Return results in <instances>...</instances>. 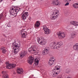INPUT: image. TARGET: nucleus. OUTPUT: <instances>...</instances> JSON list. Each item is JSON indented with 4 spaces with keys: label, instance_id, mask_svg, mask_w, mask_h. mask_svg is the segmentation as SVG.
Masks as SVG:
<instances>
[{
    "label": "nucleus",
    "instance_id": "obj_1",
    "mask_svg": "<svg viewBox=\"0 0 78 78\" xmlns=\"http://www.w3.org/2000/svg\"><path fill=\"white\" fill-rule=\"evenodd\" d=\"M19 8H16L15 9V7L14 6H12L10 8V10H9V13L11 16H13L14 17H16L17 16V14L18 13V12L19 11Z\"/></svg>",
    "mask_w": 78,
    "mask_h": 78
},
{
    "label": "nucleus",
    "instance_id": "obj_2",
    "mask_svg": "<svg viewBox=\"0 0 78 78\" xmlns=\"http://www.w3.org/2000/svg\"><path fill=\"white\" fill-rule=\"evenodd\" d=\"M63 45V43L62 41H60L57 43L54 42L51 44V47H52L53 48H56L58 49Z\"/></svg>",
    "mask_w": 78,
    "mask_h": 78
},
{
    "label": "nucleus",
    "instance_id": "obj_3",
    "mask_svg": "<svg viewBox=\"0 0 78 78\" xmlns=\"http://www.w3.org/2000/svg\"><path fill=\"white\" fill-rule=\"evenodd\" d=\"M60 66H57L55 69L54 70V73L52 74V76L53 77H56L59 74L60 72Z\"/></svg>",
    "mask_w": 78,
    "mask_h": 78
},
{
    "label": "nucleus",
    "instance_id": "obj_4",
    "mask_svg": "<svg viewBox=\"0 0 78 78\" xmlns=\"http://www.w3.org/2000/svg\"><path fill=\"white\" fill-rule=\"evenodd\" d=\"M54 15L51 16L50 19L51 20H55L58 17V16L59 14V10H54L53 12Z\"/></svg>",
    "mask_w": 78,
    "mask_h": 78
},
{
    "label": "nucleus",
    "instance_id": "obj_5",
    "mask_svg": "<svg viewBox=\"0 0 78 78\" xmlns=\"http://www.w3.org/2000/svg\"><path fill=\"white\" fill-rule=\"evenodd\" d=\"M37 42L39 44H41V45H45L47 43L46 40H45L44 38L42 37H41L39 38H38Z\"/></svg>",
    "mask_w": 78,
    "mask_h": 78
},
{
    "label": "nucleus",
    "instance_id": "obj_6",
    "mask_svg": "<svg viewBox=\"0 0 78 78\" xmlns=\"http://www.w3.org/2000/svg\"><path fill=\"white\" fill-rule=\"evenodd\" d=\"M57 35L59 39H63L66 36V34L63 32L59 31L57 33Z\"/></svg>",
    "mask_w": 78,
    "mask_h": 78
},
{
    "label": "nucleus",
    "instance_id": "obj_7",
    "mask_svg": "<svg viewBox=\"0 0 78 78\" xmlns=\"http://www.w3.org/2000/svg\"><path fill=\"white\" fill-rule=\"evenodd\" d=\"M43 30L44 31V33L46 34H49L50 33H51V30L47 27L46 25H44L43 26Z\"/></svg>",
    "mask_w": 78,
    "mask_h": 78
},
{
    "label": "nucleus",
    "instance_id": "obj_8",
    "mask_svg": "<svg viewBox=\"0 0 78 78\" xmlns=\"http://www.w3.org/2000/svg\"><path fill=\"white\" fill-rule=\"evenodd\" d=\"M5 64L6 65L7 69H10L12 68V69L16 67V65L14 64H10L8 62H6Z\"/></svg>",
    "mask_w": 78,
    "mask_h": 78
},
{
    "label": "nucleus",
    "instance_id": "obj_9",
    "mask_svg": "<svg viewBox=\"0 0 78 78\" xmlns=\"http://www.w3.org/2000/svg\"><path fill=\"white\" fill-rule=\"evenodd\" d=\"M27 33V32H26V31H25V29H23L20 31V35L21 36V37L22 38H26V37H27V36H25V34Z\"/></svg>",
    "mask_w": 78,
    "mask_h": 78
},
{
    "label": "nucleus",
    "instance_id": "obj_10",
    "mask_svg": "<svg viewBox=\"0 0 78 78\" xmlns=\"http://www.w3.org/2000/svg\"><path fill=\"white\" fill-rule=\"evenodd\" d=\"M15 48L14 49V53L15 55H16L18 52H19V50H20V47L19 44H16L14 46Z\"/></svg>",
    "mask_w": 78,
    "mask_h": 78
},
{
    "label": "nucleus",
    "instance_id": "obj_11",
    "mask_svg": "<svg viewBox=\"0 0 78 78\" xmlns=\"http://www.w3.org/2000/svg\"><path fill=\"white\" fill-rule=\"evenodd\" d=\"M27 54V51L25 50H22L20 53V58H23L26 56Z\"/></svg>",
    "mask_w": 78,
    "mask_h": 78
},
{
    "label": "nucleus",
    "instance_id": "obj_12",
    "mask_svg": "<svg viewBox=\"0 0 78 78\" xmlns=\"http://www.w3.org/2000/svg\"><path fill=\"white\" fill-rule=\"evenodd\" d=\"M34 58L32 56H30L28 58L27 60V62H28L29 64L31 65L32 63L34 62Z\"/></svg>",
    "mask_w": 78,
    "mask_h": 78
},
{
    "label": "nucleus",
    "instance_id": "obj_13",
    "mask_svg": "<svg viewBox=\"0 0 78 78\" xmlns=\"http://www.w3.org/2000/svg\"><path fill=\"white\" fill-rule=\"evenodd\" d=\"M28 15V12L23 13L21 16V18L23 20H25L27 19V17Z\"/></svg>",
    "mask_w": 78,
    "mask_h": 78
},
{
    "label": "nucleus",
    "instance_id": "obj_14",
    "mask_svg": "<svg viewBox=\"0 0 78 78\" xmlns=\"http://www.w3.org/2000/svg\"><path fill=\"white\" fill-rule=\"evenodd\" d=\"M51 4L53 5H59L61 3L58 0H53Z\"/></svg>",
    "mask_w": 78,
    "mask_h": 78
},
{
    "label": "nucleus",
    "instance_id": "obj_15",
    "mask_svg": "<svg viewBox=\"0 0 78 78\" xmlns=\"http://www.w3.org/2000/svg\"><path fill=\"white\" fill-rule=\"evenodd\" d=\"M55 62V59L53 58H51L49 62V66H52L53 64H54Z\"/></svg>",
    "mask_w": 78,
    "mask_h": 78
},
{
    "label": "nucleus",
    "instance_id": "obj_16",
    "mask_svg": "<svg viewBox=\"0 0 78 78\" xmlns=\"http://www.w3.org/2000/svg\"><path fill=\"white\" fill-rule=\"evenodd\" d=\"M49 51V48H44V50L42 52L43 55H45L48 54Z\"/></svg>",
    "mask_w": 78,
    "mask_h": 78
},
{
    "label": "nucleus",
    "instance_id": "obj_17",
    "mask_svg": "<svg viewBox=\"0 0 78 78\" xmlns=\"http://www.w3.org/2000/svg\"><path fill=\"white\" fill-rule=\"evenodd\" d=\"M2 73L3 75L2 78H8V75L6 73L5 71H3Z\"/></svg>",
    "mask_w": 78,
    "mask_h": 78
},
{
    "label": "nucleus",
    "instance_id": "obj_18",
    "mask_svg": "<svg viewBox=\"0 0 78 78\" xmlns=\"http://www.w3.org/2000/svg\"><path fill=\"white\" fill-rule=\"evenodd\" d=\"M34 46V47L29 48L28 50L30 52L32 51H36V48Z\"/></svg>",
    "mask_w": 78,
    "mask_h": 78
},
{
    "label": "nucleus",
    "instance_id": "obj_19",
    "mask_svg": "<svg viewBox=\"0 0 78 78\" xmlns=\"http://www.w3.org/2000/svg\"><path fill=\"white\" fill-rule=\"evenodd\" d=\"M17 73L18 74H22L23 72V70L22 69L19 68L17 70Z\"/></svg>",
    "mask_w": 78,
    "mask_h": 78
},
{
    "label": "nucleus",
    "instance_id": "obj_20",
    "mask_svg": "<svg viewBox=\"0 0 78 78\" xmlns=\"http://www.w3.org/2000/svg\"><path fill=\"white\" fill-rule=\"evenodd\" d=\"M73 48L74 50L78 51V43H76L73 46Z\"/></svg>",
    "mask_w": 78,
    "mask_h": 78
},
{
    "label": "nucleus",
    "instance_id": "obj_21",
    "mask_svg": "<svg viewBox=\"0 0 78 78\" xmlns=\"http://www.w3.org/2000/svg\"><path fill=\"white\" fill-rule=\"evenodd\" d=\"M71 36L70 37L71 39H73L75 36H76V33L75 32H73L71 34Z\"/></svg>",
    "mask_w": 78,
    "mask_h": 78
},
{
    "label": "nucleus",
    "instance_id": "obj_22",
    "mask_svg": "<svg viewBox=\"0 0 78 78\" xmlns=\"http://www.w3.org/2000/svg\"><path fill=\"white\" fill-rule=\"evenodd\" d=\"M71 24L76 27L78 26V22L76 21H73V22H72Z\"/></svg>",
    "mask_w": 78,
    "mask_h": 78
},
{
    "label": "nucleus",
    "instance_id": "obj_23",
    "mask_svg": "<svg viewBox=\"0 0 78 78\" xmlns=\"http://www.w3.org/2000/svg\"><path fill=\"white\" fill-rule=\"evenodd\" d=\"M1 50L2 52V53L3 54H5V52H6V49L4 47H2L1 48Z\"/></svg>",
    "mask_w": 78,
    "mask_h": 78
},
{
    "label": "nucleus",
    "instance_id": "obj_24",
    "mask_svg": "<svg viewBox=\"0 0 78 78\" xmlns=\"http://www.w3.org/2000/svg\"><path fill=\"white\" fill-rule=\"evenodd\" d=\"M40 23L38 21H37L36 23L34 24L35 28H37L40 26Z\"/></svg>",
    "mask_w": 78,
    "mask_h": 78
},
{
    "label": "nucleus",
    "instance_id": "obj_25",
    "mask_svg": "<svg viewBox=\"0 0 78 78\" xmlns=\"http://www.w3.org/2000/svg\"><path fill=\"white\" fill-rule=\"evenodd\" d=\"M37 59H35L34 61V64L36 65V66H37L38 64H39V60H36Z\"/></svg>",
    "mask_w": 78,
    "mask_h": 78
},
{
    "label": "nucleus",
    "instance_id": "obj_26",
    "mask_svg": "<svg viewBox=\"0 0 78 78\" xmlns=\"http://www.w3.org/2000/svg\"><path fill=\"white\" fill-rule=\"evenodd\" d=\"M73 6L75 8H78V4L75 3L73 5Z\"/></svg>",
    "mask_w": 78,
    "mask_h": 78
},
{
    "label": "nucleus",
    "instance_id": "obj_27",
    "mask_svg": "<svg viewBox=\"0 0 78 78\" xmlns=\"http://www.w3.org/2000/svg\"><path fill=\"white\" fill-rule=\"evenodd\" d=\"M66 73H70V69H67L66 70Z\"/></svg>",
    "mask_w": 78,
    "mask_h": 78
},
{
    "label": "nucleus",
    "instance_id": "obj_28",
    "mask_svg": "<svg viewBox=\"0 0 78 78\" xmlns=\"http://www.w3.org/2000/svg\"><path fill=\"white\" fill-rule=\"evenodd\" d=\"M3 19V16L2 15H0V20Z\"/></svg>",
    "mask_w": 78,
    "mask_h": 78
},
{
    "label": "nucleus",
    "instance_id": "obj_29",
    "mask_svg": "<svg viewBox=\"0 0 78 78\" xmlns=\"http://www.w3.org/2000/svg\"><path fill=\"white\" fill-rule=\"evenodd\" d=\"M15 43H16V40H14L13 41V42L12 43V46H14V44Z\"/></svg>",
    "mask_w": 78,
    "mask_h": 78
},
{
    "label": "nucleus",
    "instance_id": "obj_30",
    "mask_svg": "<svg viewBox=\"0 0 78 78\" xmlns=\"http://www.w3.org/2000/svg\"><path fill=\"white\" fill-rule=\"evenodd\" d=\"M57 78H62V76L59 75L57 76Z\"/></svg>",
    "mask_w": 78,
    "mask_h": 78
},
{
    "label": "nucleus",
    "instance_id": "obj_31",
    "mask_svg": "<svg viewBox=\"0 0 78 78\" xmlns=\"http://www.w3.org/2000/svg\"><path fill=\"white\" fill-rule=\"evenodd\" d=\"M69 5V3L67 2L65 5V6H68Z\"/></svg>",
    "mask_w": 78,
    "mask_h": 78
},
{
    "label": "nucleus",
    "instance_id": "obj_32",
    "mask_svg": "<svg viewBox=\"0 0 78 78\" xmlns=\"http://www.w3.org/2000/svg\"><path fill=\"white\" fill-rule=\"evenodd\" d=\"M45 72V71H44V70H43V71H42V73H43V74H44Z\"/></svg>",
    "mask_w": 78,
    "mask_h": 78
},
{
    "label": "nucleus",
    "instance_id": "obj_33",
    "mask_svg": "<svg viewBox=\"0 0 78 78\" xmlns=\"http://www.w3.org/2000/svg\"><path fill=\"white\" fill-rule=\"evenodd\" d=\"M33 75H31L29 77V78H33Z\"/></svg>",
    "mask_w": 78,
    "mask_h": 78
},
{
    "label": "nucleus",
    "instance_id": "obj_34",
    "mask_svg": "<svg viewBox=\"0 0 78 78\" xmlns=\"http://www.w3.org/2000/svg\"><path fill=\"white\" fill-rule=\"evenodd\" d=\"M28 19L29 20H31V17H29V18H28Z\"/></svg>",
    "mask_w": 78,
    "mask_h": 78
},
{
    "label": "nucleus",
    "instance_id": "obj_35",
    "mask_svg": "<svg viewBox=\"0 0 78 78\" xmlns=\"http://www.w3.org/2000/svg\"><path fill=\"white\" fill-rule=\"evenodd\" d=\"M2 1H3V0H0V3H1Z\"/></svg>",
    "mask_w": 78,
    "mask_h": 78
},
{
    "label": "nucleus",
    "instance_id": "obj_36",
    "mask_svg": "<svg viewBox=\"0 0 78 78\" xmlns=\"http://www.w3.org/2000/svg\"><path fill=\"white\" fill-rule=\"evenodd\" d=\"M66 1H71V0H66Z\"/></svg>",
    "mask_w": 78,
    "mask_h": 78
},
{
    "label": "nucleus",
    "instance_id": "obj_37",
    "mask_svg": "<svg viewBox=\"0 0 78 78\" xmlns=\"http://www.w3.org/2000/svg\"><path fill=\"white\" fill-rule=\"evenodd\" d=\"M67 78H70V77H68Z\"/></svg>",
    "mask_w": 78,
    "mask_h": 78
},
{
    "label": "nucleus",
    "instance_id": "obj_38",
    "mask_svg": "<svg viewBox=\"0 0 78 78\" xmlns=\"http://www.w3.org/2000/svg\"><path fill=\"white\" fill-rule=\"evenodd\" d=\"M24 22H26V21H24Z\"/></svg>",
    "mask_w": 78,
    "mask_h": 78
}]
</instances>
